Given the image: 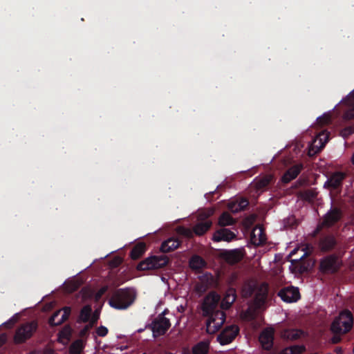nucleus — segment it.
I'll return each instance as SVG.
<instances>
[{"instance_id": "1", "label": "nucleus", "mask_w": 354, "mask_h": 354, "mask_svg": "<svg viewBox=\"0 0 354 354\" xmlns=\"http://www.w3.org/2000/svg\"><path fill=\"white\" fill-rule=\"evenodd\" d=\"M220 301V296L212 292L205 297L202 304L201 303V310H203L204 315L208 317L205 330L209 334L216 333L225 321V313L218 309Z\"/></svg>"}, {"instance_id": "2", "label": "nucleus", "mask_w": 354, "mask_h": 354, "mask_svg": "<svg viewBox=\"0 0 354 354\" xmlns=\"http://www.w3.org/2000/svg\"><path fill=\"white\" fill-rule=\"evenodd\" d=\"M136 297V291L133 288H119L113 292L109 304L116 310H125L134 303Z\"/></svg>"}, {"instance_id": "3", "label": "nucleus", "mask_w": 354, "mask_h": 354, "mask_svg": "<svg viewBox=\"0 0 354 354\" xmlns=\"http://www.w3.org/2000/svg\"><path fill=\"white\" fill-rule=\"evenodd\" d=\"M353 325V316L348 310L341 312L338 317H335L330 326L333 333H347Z\"/></svg>"}, {"instance_id": "4", "label": "nucleus", "mask_w": 354, "mask_h": 354, "mask_svg": "<svg viewBox=\"0 0 354 354\" xmlns=\"http://www.w3.org/2000/svg\"><path fill=\"white\" fill-rule=\"evenodd\" d=\"M169 261V259L165 254L160 256H151L138 263V270H149L164 268Z\"/></svg>"}, {"instance_id": "5", "label": "nucleus", "mask_w": 354, "mask_h": 354, "mask_svg": "<svg viewBox=\"0 0 354 354\" xmlns=\"http://www.w3.org/2000/svg\"><path fill=\"white\" fill-rule=\"evenodd\" d=\"M343 216L342 211L337 207H331L325 214L322 223L317 226L314 232V236L319 233L323 227H330L339 221Z\"/></svg>"}, {"instance_id": "6", "label": "nucleus", "mask_w": 354, "mask_h": 354, "mask_svg": "<svg viewBox=\"0 0 354 354\" xmlns=\"http://www.w3.org/2000/svg\"><path fill=\"white\" fill-rule=\"evenodd\" d=\"M37 328L36 322H27L20 326L16 330L14 340L16 344H21L30 339Z\"/></svg>"}, {"instance_id": "7", "label": "nucleus", "mask_w": 354, "mask_h": 354, "mask_svg": "<svg viewBox=\"0 0 354 354\" xmlns=\"http://www.w3.org/2000/svg\"><path fill=\"white\" fill-rule=\"evenodd\" d=\"M245 255L243 248L233 250H224L221 252V257L228 264L234 265L240 262Z\"/></svg>"}, {"instance_id": "8", "label": "nucleus", "mask_w": 354, "mask_h": 354, "mask_svg": "<svg viewBox=\"0 0 354 354\" xmlns=\"http://www.w3.org/2000/svg\"><path fill=\"white\" fill-rule=\"evenodd\" d=\"M171 326L169 319L159 315L151 323V329L154 337L163 335Z\"/></svg>"}, {"instance_id": "9", "label": "nucleus", "mask_w": 354, "mask_h": 354, "mask_svg": "<svg viewBox=\"0 0 354 354\" xmlns=\"http://www.w3.org/2000/svg\"><path fill=\"white\" fill-rule=\"evenodd\" d=\"M340 267L338 257L335 254H330L324 257L320 262V270L326 273H335Z\"/></svg>"}, {"instance_id": "10", "label": "nucleus", "mask_w": 354, "mask_h": 354, "mask_svg": "<svg viewBox=\"0 0 354 354\" xmlns=\"http://www.w3.org/2000/svg\"><path fill=\"white\" fill-rule=\"evenodd\" d=\"M239 328L236 325L226 326L218 335V341L221 345L231 343L238 335Z\"/></svg>"}, {"instance_id": "11", "label": "nucleus", "mask_w": 354, "mask_h": 354, "mask_svg": "<svg viewBox=\"0 0 354 354\" xmlns=\"http://www.w3.org/2000/svg\"><path fill=\"white\" fill-rule=\"evenodd\" d=\"M278 296L285 302H295L300 299V293L298 288L288 286L282 288L278 292Z\"/></svg>"}, {"instance_id": "12", "label": "nucleus", "mask_w": 354, "mask_h": 354, "mask_svg": "<svg viewBox=\"0 0 354 354\" xmlns=\"http://www.w3.org/2000/svg\"><path fill=\"white\" fill-rule=\"evenodd\" d=\"M70 313L71 309L68 307H66L62 310H58L49 318L48 324L51 326H59L68 319Z\"/></svg>"}, {"instance_id": "13", "label": "nucleus", "mask_w": 354, "mask_h": 354, "mask_svg": "<svg viewBox=\"0 0 354 354\" xmlns=\"http://www.w3.org/2000/svg\"><path fill=\"white\" fill-rule=\"evenodd\" d=\"M329 139V134L322 132L319 133L313 140L311 147L309 149V156H313L319 152L325 146Z\"/></svg>"}, {"instance_id": "14", "label": "nucleus", "mask_w": 354, "mask_h": 354, "mask_svg": "<svg viewBox=\"0 0 354 354\" xmlns=\"http://www.w3.org/2000/svg\"><path fill=\"white\" fill-rule=\"evenodd\" d=\"M336 244V239L333 234H322L319 240V247L323 252L332 250Z\"/></svg>"}, {"instance_id": "15", "label": "nucleus", "mask_w": 354, "mask_h": 354, "mask_svg": "<svg viewBox=\"0 0 354 354\" xmlns=\"http://www.w3.org/2000/svg\"><path fill=\"white\" fill-rule=\"evenodd\" d=\"M345 177L346 175L343 172H335L326 181L324 187H327L332 189H337L342 187V182Z\"/></svg>"}, {"instance_id": "16", "label": "nucleus", "mask_w": 354, "mask_h": 354, "mask_svg": "<svg viewBox=\"0 0 354 354\" xmlns=\"http://www.w3.org/2000/svg\"><path fill=\"white\" fill-rule=\"evenodd\" d=\"M274 330L272 329H265L259 335V342L263 349L270 351L273 346Z\"/></svg>"}, {"instance_id": "17", "label": "nucleus", "mask_w": 354, "mask_h": 354, "mask_svg": "<svg viewBox=\"0 0 354 354\" xmlns=\"http://www.w3.org/2000/svg\"><path fill=\"white\" fill-rule=\"evenodd\" d=\"M236 235L235 233L232 232L230 230L222 227L214 232L213 235V240L216 242L221 241L229 242L236 239Z\"/></svg>"}, {"instance_id": "18", "label": "nucleus", "mask_w": 354, "mask_h": 354, "mask_svg": "<svg viewBox=\"0 0 354 354\" xmlns=\"http://www.w3.org/2000/svg\"><path fill=\"white\" fill-rule=\"evenodd\" d=\"M268 292V286L266 283H262L257 288V290L254 295V303L257 306H261L263 305L267 299Z\"/></svg>"}, {"instance_id": "19", "label": "nucleus", "mask_w": 354, "mask_h": 354, "mask_svg": "<svg viewBox=\"0 0 354 354\" xmlns=\"http://www.w3.org/2000/svg\"><path fill=\"white\" fill-rule=\"evenodd\" d=\"M236 299V290L233 288H228L221 301L220 307L221 309H229Z\"/></svg>"}, {"instance_id": "20", "label": "nucleus", "mask_w": 354, "mask_h": 354, "mask_svg": "<svg viewBox=\"0 0 354 354\" xmlns=\"http://www.w3.org/2000/svg\"><path fill=\"white\" fill-rule=\"evenodd\" d=\"M303 169L301 164L295 165L290 167L283 175L281 180L284 183H288L296 178Z\"/></svg>"}, {"instance_id": "21", "label": "nucleus", "mask_w": 354, "mask_h": 354, "mask_svg": "<svg viewBox=\"0 0 354 354\" xmlns=\"http://www.w3.org/2000/svg\"><path fill=\"white\" fill-rule=\"evenodd\" d=\"M272 180L273 176L272 175H266L259 178H256L254 182V187L257 192H263L267 189Z\"/></svg>"}, {"instance_id": "22", "label": "nucleus", "mask_w": 354, "mask_h": 354, "mask_svg": "<svg viewBox=\"0 0 354 354\" xmlns=\"http://www.w3.org/2000/svg\"><path fill=\"white\" fill-rule=\"evenodd\" d=\"M180 243L178 239L169 238L162 243L160 250L162 253H167L178 248Z\"/></svg>"}, {"instance_id": "23", "label": "nucleus", "mask_w": 354, "mask_h": 354, "mask_svg": "<svg viewBox=\"0 0 354 354\" xmlns=\"http://www.w3.org/2000/svg\"><path fill=\"white\" fill-rule=\"evenodd\" d=\"M344 102L347 106V109L344 114V118L346 120L354 118V91L351 93Z\"/></svg>"}, {"instance_id": "24", "label": "nucleus", "mask_w": 354, "mask_h": 354, "mask_svg": "<svg viewBox=\"0 0 354 354\" xmlns=\"http://www.w3.org/2000/svg\"><path fill=\"white\" fill-rule=\"evenodd\" d=\"M249 205V201L247 198H241L234 202L229 204V209L233 212H239L246 209Z\"/></svg>"}, {"instance_id": "25", "label": "nucleus", "mask_w": 354, "mask_h": 354, "mask_svg": "<svg viewBox=\"0 0 354 354\" xmlns=\"http://www.w3.org/2000/svg\"><path fill=\"white\" fill-rule=\"evenodd\" d=\"M258 287V284L252 281H249L245 282L242 288V295L245 298L251 297L254 295L257 288Z\"/></svg>"}, {"instance_id": "26", "label": "nucleus", "mask_w": 354, "mask_h": 354, "mask_svg": "<svg viewBox=\"0 0 354 354\" xmlns=\"http://www.w3.org/2000/svg\"><path fill=\"white\" fill-rule=\"evenodd\" d=\"M254 243L257 245H263L266 241V236L261 227L254 229L252 232Z\"/></svg>"}, {"instance_id": "27", "label": "nucleus", "mask_w": 354, "mask_h": 354, "mask_svg": "<svg viewBox=\"0 0 354 354\" xmlns=\"http://www.w3.org/2000/svg\"><path fill=\"white\" fill-rule=\"evenodd\" d=\"M303 332L299 329H286L282 333V337L288 340H296L302 335Z\"/></svg>"}, {"instance_id": "28", "label": "nucleus", "mask_w": 354, "mask_h": 354, "mask_svg": "<svg viewBox=\"0 0 354 354\" xmlns=\"http://www.w3.org/2000/svg\"><path fill=\"white\" fill-rule=\"evenodd\" d=\"M84 348V341L78 339L74 341L69 347L70 354H80Z\"/></svg>"}, {"instance_id": "29", "label": "nucleus", "mask_w": 354, "mask_h": 354, "mask_svg": "<svg viewBox=\"0 0 354 354\" xmlns=\"http://www.w3.org/2000/svg\"><path fill=\"white\" fill-rule=\"evenodd\" d=\"M178 232L187 238H190L192 236L193 233H194L196 235L199 236V223L195 224L193 231L191 230L184 227H180L178 229Z\"/></svg>"}, {"instance_id": "30", "label": "nucleus", "mask_w": 354, "mask_h": 354, "mask_svg": "<svg viewBox=\"0 0 354 354\" xmlns=\"http://www.w3.org/2000/svg\"><path fill=\"white\" fill-rule=\"evenodd\" d=\"M306 351L304 345H294L283 349L279 354H301Z\"/></svg>"}, {"instance_id": "31", "label": "nucleus", "mask_w": 354, "mask_h": 354, "mask_svg": "<svg viewBox=\"0 0 354 354\" xmlns=\"http://www.w3.org/2000/svg\"><path fill=\"white\" fill-rule=\"evenodd\" d=\"M145 252V245L144 243H140L133 248L130 252V257L136 260L140 258Z\"/></svg>"}, {"instance_id": "32", "label": "nucleus", "mask_w": 354, "mask_h": 354, "mask_svg": "<svg viewBox=\"0 0 354 354\" xmlns=\"http://www.w3.org/2000/svg\"><path fill=\"white\" fill-rule=\"evenodd\" d=\"M234 223V219L228 212H223L218 219V225L221 227L231 225Z\"/></svg>"}, {"instance_id": "33", "label": "nucleus", "mask_w": 354, "mask_h": 354, "mask_svg": "<svg viewBox=\"0 0 354 354\" xmlns=\"http://www.w3.org/2000/svg\"><path fill=\"white\" fill-rule=\"evenodd\" d=\"M91 313L92 308L91 306L86 305L80 310L79 319L84 323H86L89 321Z\"/></svg>"}, {"instance_id": "34", "label": "nucleus", "mask_w": 354, "mask_h": 354, "mask_svg": "<svg viewBox=\"0 0 354 354\" xmlns=\"http://www.w3.org/2000/svg\"><path fill=\"white\" fill-rule=\"evenodd\" d=\"M203 209L201 208V236L205 234L212 226V222L209 221H205L202 217L205 216Z\"/></svg>"}, {"instance_id": "35", "label": "nucleus", "mask_w": 354, "mask_h": 354, "mask_svg": "<svg viewBox=\"0 0 354 354\" xmlns=\"http://www.w3.org/2000/svg\"><path fill=\"white\" fill-rule=\"evenodd\" d=\"M189 266L192 269L199 272V255L195 254L189 261Z\"/></svg>"}, {"instance_id": "36", "label": "nucleus", "mask_w": 354, "mask_h": 354, "mask_svg": "<svg viewBox=\"0 0 354 354\" xmlns=\"http://www.w3.org/2000/svg\"><path fill=\"white\" fill-rule=\"evenodd\" d=\"M92 328V324H86L82 328L79 333V337L82 339L86 338L88 335V333Z\"/></svg>"}, {"instance_id": "37", "label": "nucleus", "mask_w": 354, "mask_h": 354, "mask_svg": "<svg viewBox=\"0 0 354 354\" xmlns=\"http://www.w3.org/2000/svg\"><path fill=\"white\" fill-rule=\"evenodd\" d=\"M96 333L100 337H105L108 333V329L104 326H100L97 328Z\"/></svg>"}, {"instance_id": "38", "label": "nucleus", "mask_w": 354, "mask_h": 354, "mask_svg": "<svg viewBox=\"0 0 354 354\" xmlns=\"http://www.w3.org/2000/svg\"><path fill=\"white\" fill-rule=\"evenodd\" d=\"M107 290H108L107 286H102V288H100L96 293V295H95L96 299H100L102 297V295H104L106 293Z\"/></svg>"}, {"instance_id": "39", "label": "nucleus", "mask_w": 354, "mask_h": 354, "mask_svg": "<svg viewBox=\"0 0 354 354\" xmlns=\"http://www.w3.org/2000/svg\"><path fill=\"white\" fill-rule=\"evenodd\" d=\"M334 335L331 338L330 342L332 344H338L342 341L341 335H344V333H333Z\"/></svg>"}, {"instance_id": "40", "label": "nucleus", "mask_w": 354, "mask_h": 354, "mask_svg": "<svg viewBox=\"0 0 354 354\" xmlns=\"http://www.w3.org/2000/svg\"><path fill=\"white\" fill-rule=\"evenodd\" d=\"M99 313L97 310H95L91 319V322L88 324H92V327L97 323L98 319H99Z\"/></svg>"}, {"instance_id": "41", "label": "nucleus", "mask_w": 354, "mask_h": 354, "mask_svg": "<svg viewBox=\"0 0 354 354\" xmlns=\"http://www.w3.org/2000/svg\"><path fill=\"white\" fill-rule=\"evenodd\" d=\"M201 346H202V353L207 354L208 348H209L208 343L205 342L203 341H201Z\"/></svg>"}, {"instance_id": "42", "label": "nucleus", "mask_w": 354, "mask_h": 354, "mask_svg": "<svg viewBox=\"0 0 354 354\" xmlns=\"http://www.w3.org/2000/svg\"><path fill=\"white\" fill-rule=\"evenodd\" d=\"M318 122L322 124H325L329 122L330 118L328 116H323L317 119Z\"/></svg>"}, {"instance_id": "43", "label": "nucleus", "mask_w": 354, "mask_h": 354, "mask_svg": "<svg viewBox=\"0 0 354 354\" xmlns=\"http://www.w3.org/2000/svg\"><path fill=\"white\" fill-rule=\"evenodd\" d=\"M192 354H199V342L196 343L192 348Z\"/></svg>"}, {"instance_id": "44", "label": "nucleus", "mask_w": 354, "mask_h": 354, "mask_svg": "<svg viewBox=\"0 0 354 354\" xmlns=\"http://www.w3.org/2000/svg\"><path fill=\"white\" fill-rule=\"evenodd\" d=\"M245 316L248 317L250 319H253L254 318L253 313H251L250 310H248L245 313Z\"/></svg>"}, {"instance_id": "45", "label": "nucleus", "mask_w": 354, "mask_h": 354, "mask_svg": "<svg viewBox=\"0 0 354 354\" xmlns=\"http://www.w3.org/2000/svg\"><path fill=\"white\" fill-rule=\"evenodd\" d=\"M206 266L205 261L201 257V269Z\"/></svg>"}, {"instance_id": "46", "label": "nucleus", "mask_w": 354, "mask_h": 354, "mask_svg": "<svg viewBox=\"0 0 354 354\" xmlns=\"http://www.w3.org/2000/svg\"><path fill=\"white\" fill-rule=\"evenodd\" d=\"M335 351L337 354H343V350L341 347H337Z\"/></svg>"}, {"instance_id": "47", "label": "nucleus", "mask_w": 354, "mask_h": 354, "mask_svg": "<svg viewBox=\"0 0 354 354\" xmlns=\"http://www.w3.org/2000/svg\"><path fill=\"white\" fill-rule=\"evenodd\" d=\"M6 342V339L3 336H0V346H1Z\"/></svg>"}, {"instance_id": "48", "label": "nucleus", "mask_w": 354, "mask_h": 354, "mask_svg": "<svg viewBox=\"0 0 354 354\" xmlns=\"http://www.w3.org/2000/svg\"><path fill=\"white\" fill-rule=\"evenodd\" d=\"M225 187V185H219L218 187H217V191L219 192L221 190H223Z\"/></svg>"}, {"instance_id": "49", "label": "nucleus", "mask_w": 354, "mask_h": 354, "mask_svg": "<svg viewBox=\"0 0 354 354\" xmlns=\"http://www.w3.org/2000/svg\"><path fill=\"white\" fill-rule=\"evenodd\" d=\"M194 290L196 292H199V283H196L194 286Z\"/></svg>"}, {"instance_id": "50", "label": "nucleus", "mask_w": 354, "mask_h": 354, "mask_svg": "<svg viewBox=\"0 0 354 354\" xmlns=\"http://www.w3.org/2000/svg\"><path fill=\"white\" fill-rule=\"evenodd\" d=\"M202 272L201 271V274H202ZM203 276L201 275V286H200V288H201V292H202V288H203V286H202V281H203V279H202Z\"/></svg>"}, {"instance_id": "51", "label": "nucleus", "mask_w": 354, "mask_h": 354, "mask_svg": "<svg viewBox=\"0 0 354 354\" xmlns=\"http://www.w3.org/2000/svg\"><path fill=\"white\" fill-rule=\"evenodd\" d=\"M184 354H190V351L189 348L184 349Z\"/></svg>"}, {"instance_id": "52", "label": "nucleus", "mask_w": 354, "mask_h": 354, "mask_svg": "<svg viewBox=\"0 0 354 354\" xmlns=\"http://www.w3.org/2000/svg\"><path fill=\"white\" fill-rule=\"evenodd\" d=\"M351 161H352V163L354 165V152H353V154L351 158Z\"/></svg>"}, {"instance_id": "53", "label": "nucleus", "mask_w": 354, "mask_h": 354, "mask_svg": "<svg viewBox=\"0 0 354 354\" xmlns=\"http://www.w3.org/2000/svg\"><path fill=\"white\" fill-rule=\"evenodd\" d=\"M305 255H306V253H304V254H303V256H302L301 258L304 257H305Z\"/></svg>"}, {"instance_id": "54", "label": "nucleus", "mask_w": 354, "mask_h": 354, "mask_svg": "<svg viewBox=\"0 0 354 354\" xmlns=\"http://www.w3.org/2000/svg\"><path fill=\"white\" fill-rule=\"evenodd\" d=\"M199 308V305L196 306V310Z\"/></svg>"}, {"instance_id": "55", "label": "nucleus", "mask_w": 354, "mask_h": 354, "mask_svg": "<svg viewBox=\"0 0 354 354\" xmlns=\"http://www.w3.org/2000/svg\"><path fill=\"white\" fill-rule=\"evenodd\" d=\"M353 353H354V346H353Z\"/></svg>"}]
</instances>
